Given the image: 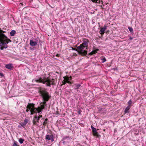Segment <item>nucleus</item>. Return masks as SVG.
Returning <instances> with one entry per match:
<instances>
[{
    "instance_id": "nucleus-1",
    "label": "nucleus",
    "mask_w": 146,
    "mask_h": 146,
    "mask_svg": "<svg viewBox=\"0 0 146 146\" xmlns=\"http://www.w3.org/2000/svg\"><path fill=\"white\" fill-rule=\"evenodd\" d=\"M54 80L53 79H50L44 76L40 77V76H38L32 80V82L33 83L36 82L42 83L45 84L46 86L50 87L51 85L54 84Z\"/></svg>"
},
{
    "instance_id": "nucleus-2",
    "label": "nucleus",
    "mask_w": 146,
    "mask_h": 146,
    "mask_svg": "<svg viewBox=\"0 0 146 146\" xmlns=\"http://www.w3.org/2000/svg\"><path fill=\"white\" fill-rule=\"evenodd\" d=\"M82 43L77 47V48L79 51V53L83 55H86L87 54V49L88 46L89 40L86 38H84Z\"/></svg>"
},
{
    "instance_id": "nucleus-3",
    "label": "nucleus",
    "mask_w": 146,
    "mask_h": 146,
    "mask_svg": "<svg viewBox=\"0 0 146 146\" xmlns=\"http://www.w3.org/2000/svg\"><path fill=\"white\" fill-rule=\"evenodd\" d=\"M0 41H2L0 43V49L3 50L4 48H6L8 47L7 44L9 42H11V40L9 39L4 34H2L1 35Z\"/></svg>"
},
{
    "instance_id": "nucleus-4",
    "label": "nucleus",
    "mask_w": 146,
    "mask_h": 146,
    "mask_svg": "<svg viewBox=\"0 0 146 146\" xmlns=\"http://www.w3.org/2000/svg\"><path fill=\"white\" fill-rule=\"evenodd\" d=\"M40 93L43 100L48 101L51 98V96L49 94V93L47 91L45 88H41L40 90Z\"/></svg>"
},
{
    "instance_id": "nucleus-5",
    "label": "nucleus",
    "mask_w": 146,
    "mask_h": 146,
    "mask_svg": "<svg viewBox=\"0 0 146 146\" xmlns=\"http://www.w3.org/2000/svg\"><path fill=\"white\" fill-rule=\"evenodd\" d=\"M35 104L33 103L29 104L27 106L26 111L27 112L30 111L31 115H33L34 113H36L37 110L36 108L35 107Z\"/></svg>"
},
{
    "instance_id": "nucleus-6",
    "label": "nucleus",
    "mask_w": 146,
    "mask_h": 146,
    "mask_svg": "<svg viewBox=\"0 0 146 146\" xmlns=\"http://www.w3.org/2000/svg\"><path fill=\"white\" fill-rule=\"evenodd\" d=\"M71 138L69 136H66L63 137L61 142L64 145H67L71 141Z\"/></svg>"
},
{
    "instance_id": "nucleus-7",
    "label": "nucleus",
    "mask_w": 146,
    "mask_h": 146,
    "mask_svg": "<svg viewBox=\"0 0 146 146\" xmlns=\"http://www.w3.org/2000/svg\"><path fill=\"white\" fill-rule=\"evenodd\" d=\"M45 107V106L44 105H42L41 106V107H38L37 108H36L37 111H36V113H38V114L40 115L41 114L42 110Z\"/></svg>"
},
{
    "instance_id": "nucleus-8",
    "label": "nucleus",
    "mask_w": 146,
    "mask_h": 146,
    "mask_svg": "<svg viewBox=\"0 0 146 146\" xmlns=\"http://www.w3.org/2000/svg\"><path fill=\"white\" fill-rule=\"evenodd\" d=\"M39 117H37L36 115H35L34 117L33 121V124L34 125H37V123H39Z\"/></svg>"
},
{
    "instance_id": "nucleus-9",
    "label": "nucleus",
    "mask_w": 146,
    "mask_h": 146,
    "mask_svg": "<svg viewBox=\"0 0 146 146\" xmlns=\"http://www.w3.org/2000/svg\"><path fill=\"white\" fill-rule=\"evenodd\" d=\"M38 43V40H36L35 41H34L32 40H30L29 44L31 46H36Z\"/></svg>"
},
{
    "instance_id": "nucleus-10",
    "label": "nucleus",
    "mask_w": 146,
    "mask_h": 146,
    "mask_svg": "<svg viewBox=\"0 0 146 146\" xmlns=\"http://www.w3.org/2000/svg\"><path fill=\"white\" fill-rule=\"evenodd\" d=\"M53 137V136L52 135H46V136L45 139L46 140H50L52 142L54 141Z\"/></svg>"
},
{
    "instance_id": "nucleus-11",
    "label": "nucleus",
    "mask_w": 146,
    "mask_h": 146,
    "mask_svg": "<svg viewBox=\"0 0 146 146\" xmlns=\"http://www.w3.org/2000/svg\"><path fill=\"white\" fill-rule=\"evenodd\" d=\"M5 67L7 69L12 70L13 68V66L12 64H9L6 65Z\"/></svg>"
},
{
    "instance_id": "nucleus-12",
    "label": "nucleus",
    "mask_w": 146,
    "mask_h": 146,
    "mask_svg": "<svg viewBox=\"0 0 146 146\" xmlns=\"http://www.w3.org/2000/svg\"><path fill=\"white\" fill-rule=\"evenodd\" d=\"M131 107L129 106H127L125 109L124 112V114L126 113H129L130 112V110Z\"/></svg>"
},
{
    "instance_id": "nucleus-13",
    "label": "nucleus",
    "mask_w": 146,
    "mask_h": 146,
    "mask_svg": "<svg viewBox=\"0 0 146 146\" xmlns=\"http://www.w3.org/2000/svg\"><path fill=\"white\" fill-rule=\"evenodd\" d=\"M105 30L103 28L101 27V29L100 31V33L102 35H103L105 33Z\"/></svg>"
},
{
    "instance_id": "nucleus-14",
    "label": "nucleus",
    "mask_w": 146,
    "mask_h": 146,
    "mask_svg": "<svg viewBox=\"0 0 146 146\" xmlns=\"http://www.w3.org/2000/svg\"><path fill=\"white\" fill-rule=\"evenodd\" d=\"M93 133V135L94 136H96L97 137H99L100 136V134L97 131V130L96 131L94 132Z\"/></svg>"
},
{
    "instance_id": "nucleus-15",
    "label": "nucleus",
    "mask_w": 146,
    "mask_h": 146,
    "mask_svg": "<svg viewBox=\"0 0 146 146\" xmlns=\"http://www.w3.org/2000/svg\"><path fill=\"white\" fill-rule=\"evenodd\" d=\"M93 133V135L94 136H96L97 137H99L100 136V134L97 131V130L96 131L94 132Z\"/></svg>"
},
{
    "instance_id": "nucleus-16",
    "label": "nucleus",
    "mask_w": 146,
    "mask_h": 146,
    "mask_svg": "<svg viewBox=\"0 0 146 146\" xmlns=\"http://www.w3.org/2000/svg\"><path fill=\"white\" fill-rule=\"evenodd\" d=\"M93 133V135L94 136H96L97 137H99L100 136V134L97 131V130L96 131L94 132Z\"/></svg>"
},
{
    "instance_id": "nucleus-17",
    "label": "nucleus",
    "mask_w": 146,
    "mask_h": 146,
    "mask_svg": "<svg viewBox=\"0 0 146 146\" xmlns=\"http://www.w3.org/2000/svg\"><path fill=\"white\" fill-rule=\"evenodd\" d=\"M16 33V32L15 30H13L10 33V34L11 36H14Z\"/></svg>"
},
{
    "instance_id": "nucleus-18",
    "label": "nucleus",
    "mask_w": 146,
    "mask_h": 146,
    "mask_svg": "<svg viewBox=\"0 0 146 146\" xmlns=\"http://www.w3.org/2000/svg\"><path fill=\"white\" fill-rule=\"evenodd\" d=\"M18 142L17 141L14 140L12 146H20L18 145Z\"/></svg>"
},
{
    "instance_id": "nucleus-19",
    "label": "nucleus",
    "mask_w": 146,
    "mask_h": 146,
    "mask_svg": "<svg viewBox=\"0 0 146 146\" xmlns=\"http://www.w3.org/2000/svg\"><path fill=\"white\" fill-rule=\"evenodd\" d=\"M132 101L131 100H129L127 103L128 104V106H129V107H131L132 106Z\"/></svg>"
},
{
    "instance_id": "nucleus-20",
    "label": "nucleus",
    "mask_w": 146,
    "mask_h": 146,
    "mask_svg": "<svg viewBox=\"0 0 146 146\" xmlns=\"http://www.w3.org/2000/svg\"><path fill=\"white\" fill-rule=\"evenodd\" d=\"M74 85L76 87V88H74V89H78L79 87L81 86V85L80 84H74Z\"/></svg>"
},
{
    "instance_id": "nucleus-21",
    "label": "nucleus",
    "mask_w": 146,
    "mask_h": 146,
    "mask_svg": "<svg viewBox=\"0 0 146 146\" xmlns=\"http://www.w3.org/2000/svg\"><path fill=\"white\" fill-rule=\"evenodd\" d=\"M24 140L22 138H20L19 139V141L21 144H22L23 143Z\"/></svg>"
},
{
    "instance_id": "nucleus-22",
    "label": "nucleus",
    "mask_w": 146,
    "mask_h": 146,
    "mask_svg": "<svg viewBox=\"0 0 146 146\" xmlns=\"http://www.w3.org/2000/svg\"><path fill=\"white\" fill-rule=\"evenodd\" d=\"M64 80L66 81H69V80H70L71 79L69 78V77L67 76L66 77H64Z\"/></svg>"
},
{
    "instance_id": "nucleus-23",
    "label": "nucleus",
    "mask_w": 146,
    "mask_h": 146,
    "mask_svg": "<svg viewBox=\"0 0 146 146\" xmlns=\"http://www.w3.org/2000/svg\"><path fill=\"white\" fill-rule=\"evenodd\" d=\"M101 60L102 61V63H104L106 61V58L104 57H102V58H101Z\"/></svg>"
},
{
    "instance_id": "nucleus-24",
    "label": "nucleus",
    "mask_w": 146,
    "mask_h": 146,
    "mask_svg": "<svg viewBox=\"0 0 146 146\" xmlns=\"http://www.w3.org/2000/svg\"><path fill=\"white\" fill-rule=\"evenodd\" d=\"M95 51H94V50H93L89 54L90 55H93L94 54H96Z\"/></svg>"
},
{
    "instance_id": "nucleus-25",
    "label": "nucleus",
    "mask_w": 146,
    "mask_h": 146,
    "mask_svg": "<svg viewBox=\"0 0 146 146\" xmlns=\"http://www.w3.org/2000/svg\"><path fill=\"white\" fill-rule=\"evenodd\" d=\"M128 29H129V31L131 33H133V29L132 27H128Z\"/></svg>"
},
{
    "instance_id": "nucleus-26",
    "label": "nucleus",
    "mask_w": 146,
    "mask_h": 146,
    "mask_svg": "<svg viewBox=\"0 0 146 146\" xmlns=\"http://www.w3.org/2000/svg\"><path fill=\"white\" fill-rule=\"evenodd\" d=\"M5 32V31H3L2 30H1V28H0V38H2V37H1V35L2 34H3V33H4Z\"/></svg>"
},
{
    "instance_id": "nucleus-27",
    "label": "nucleus",
    "mask_w": 146,
    "mask_h": 146,
    "mask_svg": "<svg viewBox=\"0 0 146 146\" xmlns=\"http://www.w3.org/2000/svg\"><path fill=\"white\" fill-rule=\"evenodd\" d=\"M91 128L92 130V131L93 132L97 130L96 128H94V127H93L92 126H91Z\"/></svg>"
},
{
    "instance_id": "nucleus-28",
    "label": "nucleus",
    "mask_w": 146,
    "mask_h": 146,
    "mask_svg": "<svg viewBox=\"0 0 146 146\" xmlns=\"http://www.w3.org/2000/svg\"><path fill=\"white\" fill-rule=\"evenodd\" d=\"M25 124V125H26L28 123V120L27 119H25L24 121V122H23Z\"/></svg>"
},
{
    "instance_id": "nucleus-29",
    "label": "nucleus",
    "mask_w": 146,
    "mask_h": 146,
    "mask_svg": "<svg viewBox=\"0 0 146 146\" xmlns=\"http://www.w3.org/2000/svg\"><path fill=\"white\" fill-rule=\"evenodd\" d=\"M66 83H67V81H66L65 80H64L62 81V85H64Z\"/></svg>"
},
{
    "instance_id": "nucleus-30",
    "label": "nucleus",
    "mask_w": 146,
    "mask_h": 146,
    "mask_svg": "<svg viewBox=\"0 0 146 146\" xmlns=\"http://www.w3.org/2000/svg\"><path fill=\"white\" fill-rule=\"evenodd\" d=\"M47 123V122L46 121H44L43 123V125L44 127Z\"/></svg>"
},
{
    "instance_id": "nucleus-31",
    "label": "nucleus",
    "mask_w": 146,
    "mask_h": 146,
    "mask_svg": "<svg viewBox=\"0 0 146 146\" xmlns=\"http://www.w3.org/2000/svg\"><path fill=\"white\" fill-rule=\"evenodd\" d=\"M93 49L94 50V51H95L96 53H97L98 51H99V49H96L95 47L93 48Z\"/></svg>"
},
{
    "instance_id": "nucleus-32",
    "label": "nucleus",
    "mask_w": 146,
    "mask_h": 146,
    "mask_svg": "<svg viewBox=\"0 0 146 146\" xmlns=\"http://www.w3.org/2000/svg\"><path fill=\"white\" fill-rule=\"evenodd\" d=\"M92 1L95 3H98V0H91Z\"/></svg>"
},
{
    "instance_id": "nucleus-33",
    "label": "nucleus",
    "mask_w": 146,
    "mask_h": 146,
    "mask_svg": "<svg viewBox=\"0 0 146 146\" xmlns=\"http://www.w3.org/2000/svg\"><path fill=\"white\" fill-rule=\"evenodd\" d=\"M108 26H106V25H104V27H103L104 29L105 30H106V29L107 28H108Z\"/></svg>"
},
{
    "instance_id": "nucleus-34",
    "label": "nucleus",
    "mask_w": 146,
    "mask_h": 146,
    "mask_svg": "<svg viewBox=\"0 0 146 146\" xmlns=\"http://www.w3.org/2000/svg\"><path fill=\"white\" fill-rule=\"evenodd\" d=\"M67 83H68L70 84H72L73 82L70 81H67Z\"/></svg>"
},
{
    "instance_id": "nucleus-35",
    "label": "nucleus",
    "mask_w": 146,
    "mask_h": 146,
    "mask_svg": "<svg viewBox=\"0 0 146 146\" xmlns=\"http://www.w3.org/2000/svg\"><path fill=\"white\" fill-rule=\"evenodd\" d=\"M20 124L23 127H24V126L25 125L23 123H20Z\"/></svg>"
},
{
    "instance_id": "nucleus-36",
    "label": "nucleus",
    "mask_w": 146,
    "mask_h": 146,
    "mask_svg": "<svg viewBox=\"0 0 146 146\" xmlns=\"http://www.w3.org/2000/svg\"><path fill=\"white\" fill-rule=\"evenodd\" d=\"M44 100V101L43 102V105H44V104H46V102H48V101H46L45 100Z\"/></svg>"
},
{
    "instance_id": "nucleus-37",
    "label": "nucleus",
    "mask_w": 146,
    "mask_h": 146,
    "mask_svg": "<svg viewBox=\"0 0 146 146\" xmlns=\"http://www.w3.org/2000/svg\"><path fill=\"white\" fill-rule=\"evenodd\" d=\"M0 76L3 77L4 76V74H3L0 72Z\"/></svg>"
},
{
    "instance_id": "nucleus-38",
    "label": "nucleus",
    "mask_w": 146,
    "mask_h": 146,
    "mask_svg": "<svg viewBox=\"0 0 146 146\" xmlns=\"http://www.w3.org/2000/svg\"><path fill=\"white\" fill-rule=\"evenodd\" d=\"M102 108H100L99 109L98 111H101L102 110Z\"/></svg>"
},
{
    "instance_id": "nucleus-39",
    "label": "nucleus",
    "mask_w": 146,
    "mask_h": 146,
    "mask_svg": "<svg viewBox=\"0 0 146 146\" xmlns=\"http://www.w3.org/2000/svg\"><path fill=\"white\" fill-rule=\"evenodd\" d=\"M129 40H132L133 38V37H132L130 36H129Z\"/></svg>"
},
{
    "instance_id": "nucleus-40",
    "label": "nucleus",
    "mask_w": 146,
    "mask_h": 146,
    "mask_svg": "<svg viewBox=\"0 0 146 146\" xmlns=\"http://www.w3.org/2000/svg\"><path fill=\"white\" fill-rule=\"evenodd\" d=\"M76 146H83L82 145H81L80 144V143H78V144L77 145H76Z\"/></svg>"
},
{
    "instance_id": "nucleus-41",
    "label": "nucleus",
    "mask_w": 146,
    "mask_h": 146,
    "mask_svg": "<svg viewBox=\"0 0 146 146\" xmlns=\"http://www.w3.org/2000/svg\"><path fill=\"white\" fill-rule=\"evenodd\" d=\"M37 117H39V119H40V118H41L42 117V115H40L39 116H37Z\"/></svg>"
},
{
    "instance_id": "nucleus-42",
    "label": "nucleus",
    "mask_w": 146,
    "mask_h": 146,
    "mask_svg": "<svg viewBox=\"0 0 146 146\" xmlns=\"http://www.w3.org/2000/svg\"><path fill=\"white\" fill-rule=\"evenodd\" d=\"M56 56H57V57H59V56H60V55L58 54H57L56 55Z\"/></svg>"
},
{
    "instance_id": "nucleus-43",
    "label": "nucleus",
    "mask_w": 146,
    "mask_h": 146,
    "mask_svg": "<svg viewBox=\"0 0 146 146\" xmlns=\"http://www.w3.org/2000/svg\"><path fill=\"white\" fill-rule=\"evenodd\" d=\"M48 121V119L47 118H46L45 120V121Z\"/></svg>"
},
{
    "instance_id": "nucleus-44",
    "label": "nucleus",
    "mask_w": 146,
    "mask_h": 146,
    "mask_svg": "<svg viewBox=\"0 0 146 146\" xmlns=\"http://www.w3.org/2000/svg\"><path fill=\"white\" fill-rule=\"evenodd\" d=\"M92 24H94L95 23V22H93V21H92Z\"/></svg>"
},
{
    "instance_id": "nucleus-45",
    "label": "nucleus",
    "mask_w": 146,
    "mask_h": 146,
    "mask_svg": "<svg viewBox=\"0 0 146 146\" xmlns=\"http://www.w3.org/2000/svg\"><path fill=\"white\" fill-rule=\"evenodd\" d=\"M30 49H31V50H33V48H30Z\"/></svg>"
},
{
    "instance_id": "nucleus-46",
    "label": "nucleus",
    "mask_w": 146,
    "mask_h": 146,
    "mask_svg": "<svg viewBox=\"0 0 146 146\" xmlns=\"http://www.w3.org/2000/svg\"><path fill=\"white\" fill-rule=\"evenodd\" d=\"M98 25H100V23L98 22Z\"/></svg>"
},
{
    "instance_id": "nucleus-47",
    "label": "nucleus",
    "mask_w": 146,
    "mask_h": 146,
    "mask_svg": "<svg viewBox=\"0 0 146 146\" xmlns=\"http://www.w3.org/2000/svg\"><path fill=\"white\" fill-rule=\"evenodd\" d=\"M20 4H21L22 5H23V3H20Z\"/></svg>"
},
{
    "instance_id": "nucleus-48",
    "label": "nucleus",
    "mask_w": 146,
    "mask_h": 146,
    "mask_svg": "<svg viewBox=\"0 0 146 146\" xmlns=\"http://www.w3.org/2000/svg\"><path fill=\"white\" fill-rule=\"evenodd\" d=\"M80 111H79V112H78V113H79V114H80Z\"/></svg>"
},
{
    "instance_id": "nucleus-49",
    "label": "nucleus",
    "mask_w": 146,
    "mask_h": 146,
    "mask_svg": "<svg viewBox=\"0 0 146 146\" xmlns=\"http://www.w3.org/2000/svg\"><path fill=\"white\" fill-rule=\"evenodd\" d=\"M42 119L44 120V118H42Z\"/></svg>"
},
{
    "instance_id": "nucleus-50",
    "label": "nucleus",
    "mask_w": 146,
    "mask_h": 146,
    "mask_svg": "<svg viewBox=\"0 0 146 146\" xmlns=\"http://www.w3.org/2000/svg\"><path fill=\"white\" fill-rule=\"evenodd\" d=\"M72 49H73V50H74V48H72Z\"/></svg>"
},
{
    "instance_id": "nucleus-51",
    "label": "nucleus",
    "mask_w": 146,
    "mask_h": 146,
    "mask_svg": "<svg viewBox=\"0 0 146 146\" xmlns=\"http://www.w3.org/2000/svg\"><path fill=\"white\" fill-rule=\"evenodd\" d=\"M70 78H72V77H71V76H70Z\"/></svg>"
},
{
    "instance_id": "nucleus-52",
    "label": "nucleus",
    "mask_w": 146,
    "mask_h": 146,
    "mask_svg": "<svg viewBox=\"0 0 146 146\" xmlns=\"http://www.w3.org/2000/svg\"><path fill=\"white\" fill-rule=\"evenodd\" d=\"M100 25H99V27H100Z\"/></svg>"
},
{
    "instance_id": "nucleus-53",
    "label": "nucleus",
    "mask_w": 146,
    "mask_h": 146,
    "mask_svg": "<svg viewBox=\"0 0 146 146\" xmlns=\"http://www.w3.org/2000/svg\"><path fill=\"white\" fill-rule=\"evenodd\" d=\"M100 1H99V2H98V3H100Z\"/></svg>"
}]
</instances>
